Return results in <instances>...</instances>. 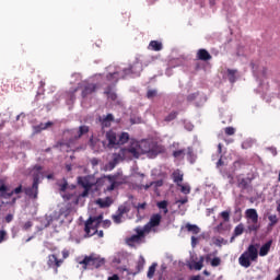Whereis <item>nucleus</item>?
Listing matches in <instances>:
<instances>
[{
	"instance_id": "nucleus-1",
	"label": "nucleus",
	"mask_w": 280,
	"mask_h": 280,
	"mask_svg": "<svg viewBox=\"0 0 280 280\" xmlns=\"http://www.w3.org/2000/svg\"><path fill=\"white\" fill-rule=\"evenodd\" d=\"M124 152L131 154L133 159H139L141 154H147L149 159H156L163 152V148L154 142H142L141 144H132L124 149Z\"/></svg>"
},
{
	"instance_id": "nucleus-2",
	"label": "nucleus",
	"mask_w": 280,
	"mask_h": 280,
	"mask_svg": "<svg viewBox=\"0 0 280 280\" xmlns=\"http://www.w3.org/2000/svg\"><path fill=\"white\" fill-rule=\"evenodd\" d=\"M259 257V252L255 245H249L247 250L244 252L240 258L238 262L243 268H250V261H257Z\"/></svg>"
},
{
	"instance_id": "nucleus-3",
	"label": "nucleus",
	"mask_w": 280,
	"mask_h": 280,
	"mask_svg": "<svg viewBox=\"0 0 280 280\" xmlns=\"http://www.w3.org/2000/svg\"><path fill=\"white\" fill-rule=\"evenodd\" d=\"M79 264L83 266V270H88V268L93 270L94 268H102V266L106 264V259L92 254L90 256H85L83 260L79 261Z\"/></svg>"
},
{
	"instance_id": "nucleus-4",
	"label": "nucleus",
	"mask_w": 280,
	"mask_h": 280,
	"mask_svg": "<svg viewBox=\"0 0 280 280\" xmlns=\"http://www.w3.org/2000/svg\"><path fill=\"white\" fill-rule=\"evenodd\" d=\"M82 91L81 92V96L83 98L89 97V95H93V93H95V91H97V84L94 83H80L78 85V88H75L72 93H71V100H75V93H78V91Z\"/></svg>"
},
{
	"instance_id": "nucleus-5",
	"label": "nucleus",
	"mask_w": 280,
	"mask_h": 280,
	"mask_svg": "<svg viewBox=\"0 0 280 280\" xmlns=\"http://www.w3.org/2000/svg\"><path fill=\"white\" fill-rule=\"evenodd\" d=\"M104 215L100 214L97 217H90L85 222L84 231L86 235H95L97 233V228L102 224Z\"/></svg>"
},
{
	"instance_id": "nucleus-6",
	"label": "nucleus",
	"mask_w": 280,
	"mask_h": 280,
	"mask_svg": "<svg viewBox=\"0 0 280 280\" xmlns=\"http://www.w3.org/2000/svg\"><path fill=\"white\" fill-rule=\"evenodd\" d=\"M245 215L247 218V220H250L252 221V225H248V232L249 233H257V231H259V214L257 213V210L256 209H247L245 211Z\"/></svg>"
},
{
	"instance_id": "nucleus-7",
	"label": "nucleus",
	"mask_w": 280,
	"mask_h": 280,
	"mask_svg": "<svg viewBox=\"0 0 280 280\" xmlns=\"http://www.w3.org/2000/svg\"><path fill=\"white\" fill-rule=\"evenodd\" d=\"M38 185H40V177L38 175H35L33 177L32 187L24 188V194L28 196V198L36 200V198H38Z\"/></svg>"
},
{
	"instance_id": "nucleus-8",
	"label": "nucleus",
	"mask_w": 280,
	"mask_h": 280,
	"mask_svg": "<svg viewBox=\"0 0 280 280\" xmlns=\"http://www.w3.org/2000/svg\"><path fill=\"white\" fill-rule=\"evenodd\" d=\"M132 73V67L124 69L121 72L115 71L114 73L107 74L108 82H112L113 84H117L119 82V78L126 79V75H130Z\"/></svg>"
},
{
	"instance_id": "nucleus-9",
	"label": "nucleus",
	"mask_w": 280,
	"mask_h": 280,
	"mask_svg": "<svg viewBox=\"0 0 280 280\" xmlns=\"http://www.w3.org/2000/svg\"><path fill=\"white\" fill-rule=\"evenodd\" d=\"M133 231L137 234H133L129 238H127L128 244H139L141 240L145 238V234L148 233V231H145V229L141 226H137Z\"/></svg>"
},
{
	"instance_id": "nucleus-10",
	"label": "nucleus",
	"mask_w": 280,
	"mask_h": 280,
	"mask_svg": "<svg viewBox=\"0 0 280 280\" xmlns=\"http://www.w3.org/2000/svg\"><path fill=\"white\" fill-rule=\"evenodd\" d=\"M62 264H65V259H59L56 254L48 255L47 266L48 268H52L56 275H58V269L60 268V266H62Z\"/></svg>"
},
{
	"instance_id": "nucleus-11",
	"label": "nucleus",
	"mask_w": 280,
	"mask_h": 280,
	"mask_svg": "<svg viewBox=\"0 0 280 280\" xmlns=\"http://www.w3.org/2000/svg\"><path fill=\"white\" fill-rule=\"evenodd\" d=\"M161 220H163V217L161 214H159V213L153 214L150 218V221L143 226L144 231L150 233V231H152V229L161 225Z\"/></svg>"
},
{
	"instance_id": "nucleus-12",
	"label": "nucleus",
	"mask_w": 280,
	"mask_h": 280,
	"mask_svg": "<svg viewBox=\"0 0 280 280\" xmlns=\"http://www.w3.org/2000/svg\"><path fill=\"white\" fill-rule=\"evenodd\" d=\"M105 137L108 141V148H117L119 139L117 132H115L114 130H109L106 132Z\"/></svg>"
},
{
	"instance_id": "nucleus-13",
	"label": "nucleus",
	"mask_w": 280,
	"mask_h": 280,
	"mask_svg": "<svg viewBox=\"0 0 280 280\" xmlns=\"http://www.w3.org/2000/svg\"><path fill=\"white\" fill-rule=\"evenodd\" d=\"M98 121L102 128H110L113 121H115V117L113 116V114H107L106 116H101L98 118Z\"/></svg>"
},
{
	"instance_id": "nucleus-14",
	"label": "nucleus",
	"mask_w": 280,
	"mask_h": 280,
	"mask_svg": "<svg viewBox=\"0 0 280 280\" xmlns=\"http://www.w3.org/2000/svg\"><path fill=\"white\" fill-rule=\"evenodd\" d=\"M196 58H197V60H202L203 62H207V61L211 60V58H213V57L211 56V54H209V50H207L205 48H200L197 51Z\"/></svg>"
},
{
	"instance_id": "nucleus-15",
	"label": "nucleus",
	"mask_w": 280,
	"mask_h": 280,
	"mask_svg": "<svg viewBox=\"0 0 280 280\" xmlns=\"http://www.w3.org/2000/svg\"><path fill=\"white\" fill-rule=\"evenodd\" d=\"M78 184L83 187V189H93V183H91V177L84 176V177H78Z\"/></svg>"
},
{
	"instance_id": "nucleus-16",
	"label": "nucleus",
	"mask_w": 280,
	"mask_h": 280,
	"mask_svg": "<svg viewBox=\"0 0 280 280\" xmlns=\"http://www.w3.org/2000/svg\"><path fill=\"white\" fill-rule=\"evenodd\" d=\"M96 205H98L101 209H108V207H110V205H113V198H110V197L98 198L96 200Z\"/></svg>"
},
{
	"instance_id": "nucleus-17",
	"label": "nucleus",
	"mask_w": 280,
	"mask_h": 280,
	"mask_svg": "<svg viewBox=\"0 0 280 280\" xmlns=\"http://www.w3.org/2000/svg\"><path fill=\"white\" fill-rule=\"evenodd\" d=\"M272 247V240L268 241L265 243L260 249H259V256L260 257H266L270 253V248Z\"/></svg>"
},
{
	"instance_id": "nucleus-18",
	"label": "nucleus",
	"mask_w": 280,
	"mask_h": 280,
	"mask_svg": "<svg viewBox=\"0 0 280 280\" xmlns=\"http://www.w3.org/2000/svg\"><path fill=\"white\" fill-rule=\"evenodd\" d=\"M63 200H70L71 205H80V197L77 194L62 195Z\"/></svg>"
},
{
	"instance_id": "nucleus-19",
	"label": "nucleus",
	"mask_w": 280,
	"mask_h": 280,
	"mask_svg": "<svg viewBox=\"0 0 280 280\" xmlns=\"http://www.w3.org/2000/svg\"><path fill=\"white\" fill-rule=\"evenodd\" d=\"M185 229L186 231H188V233H191L192 235H198L200 233V229L196 224L186 223Z\"/></svg>"
},
{
	"instance_id": "nucleus-20",
	"label": "nucleus",
	"mask_w": 280,
	"mask_h": 280,
	"mask_svg": "<svg viewBox=\"0 0 280 280\" xmlns=\"http://www.w3.org/2000/svg\"><path fill=\"white\" fill-rule=\"evenodd\" d=\"M107 178H108L109 183H112V184L109 186H107L106 191H114L115 187H118V185H119V183L116 182L117 177L109 175V176H107Z\"/></svg>"
},
{
	"instance_id": "nucleus-21",
	"label": "nucleus",
	"mask_w": 280,
	"mask_h": 280,
	"mask_svg": "<svg viewBox=\"0 0 280 280\" xmlns=\"http://www.w3.org/2000/svg\"><path fill=\"white\" fill-rule=\"evenodd\" d=\"M149 47L152 51H161L163 49V43L159 40H151Z\"/></svg>"
},
{
	"instance_id": "nucleus-22",
	"label": "nucleus",
	"mask_w": 280,
	"mask_h": 280,
	"mask_svg": "<svg viewBox=\"0 0 280 280\" xmlns=\"http://www.w3.org/2000/svg\"><path fill=\"white\" fill-rule=\"evenodd\" d=\"M90 128L86 125L80 126L78 130V135L74 137V139H81L84 137V135H88Z\"/></svg>"
},
{
	"instance_id": "nucleus-23",
	"label": "nucleus",
	"mask_w": 280,
	"mask_h": 280,
	"mask_svg": "<svg viewBox=\"0 0 280 280\" xmlns=\"http://www.w3.org/2000/svg\"><path fill=\"white\" fill-rule=\"evenodd\" d=\"M172 178L177 186H180V183H183V174H180V171H174Z\"/></svg>"
},
{
	"instance_id": "nucleus-24",
	"label": "nucleus",
	"mask_w": 280,
	"mask_h": 280,
	"mask_svg": "<svg viewBox=\"0 0 280 280\" xmlns=\"http://www.w3.org/2000/svg\"><path fill=\"white\" fill-rule=\"evenodd\" d=\"M130 139V135L128 132H122L121 135L118 136V145H124L128 143Z\"/></svg>"
},
{
	"instance_id": "nucleus-25",
	"label": "nucleus",
	"mask_w": 280,
	"mask_h": 280,
	"mask_svg": "<svg viewBox=\"0 0 280 280\" xmlns=\"http://www.w3.org/2000/svg\"><path fill=\"white\" fill-rule=\"evenodd\" d=\"M167 200H162L156 203V207L162 209L164 215H167L170 213V210L167 209Z\"/></svg>"
},
{
	"instance_id": "nucleus-26",
	"label": "nucleus",
	"mask_w": 280,
	"mask_h": 280,
	"mask_svg": "<svg viewBox=\"0 0 280 280\" xmlns=\"http://www.w3.org/2000/svg\"><path fill=\"white\" fill-rule=\"evenodd\" d=\"M236 73H237V70L228 69V78L231 84H235L237 80V78L235 77Z\"/></svg>"
},
{
	"instance_id": "nucleus-27",
	"label": "nucleus",
	"mask_w": 280,
	"mask_h": 280,
	"mask_svg": "<svg viewBox=\"0 0 280 280\" xmlns=\"http://www.w3.org/2000/svg\"><path fill=\"white\" fill-rule=\"evenodd\" d=\"M156 266H159L156 262H153L148 270L147 277L148 279H154V272H156Z\"/></svg>"
},
{
	"instance_id": "nucleus-28",
	"label": "nucleus",
	"mask_w": 280,
	"mask_h": 280,
	"mask_svg": "<svg viewBox=\"0 0 280 280\" xmlns=\"http://www.w3.org/2000/svg\"><path fill=\"white\" fill-rule=\"evenodd\" d=\"M244 234V223H240L234 229V237H240V235Z\"/></svg>"
},
{
	"instance_id": "nucleus-29",
	"label": "nucleus",
	"mask_w": 280,
	"mask_h": 280,
	"mask_svg": "<svg viewBox=\"0 0 280 280\" xmlns=\"http://www.w3.org/2000/svg\"><path fill=\"white\" fill-rule=\"evenodd\" d=\"M179 187H180L182 194H185L186 196L191 194V186L179 184Z\"/></svg>"
},
{
	"instance_id": "nucleus-30",
	"label": "nucleus",
	"mask_w": 280,
	"mask_h": 280,
	"mask_svg": "<svg viewBox=\"0 0 280 280\" xmlns=\"http://www.w3.org/2000/svg\"><path fill=\"white\" fill-rule=\"evenodd\" d=\"M145 266V259H143V257H141L136 266L137 272H141V270H143V267Z\"/></svg>"
},
{
	"instance_id": "nucleus-31",
	"label": "nucleus",
	"mask_w": 280,
	"mask_h": 280,
	"mask_svg": "<svg viewBox=\"0 0 280 280\" xmlns=\"http://www.w3.org/2000/svg\"><path fill=\"white\" fill-rule=\"evenodd\" d=\"M178 117V112H171L165 118L164 121H174Z\"/></svg>"
},
{
	"instance_id": "nucleus-32",
	"label": "nucleus",
	"mask_w": 280,
	"mask_h": 280,
	"mask_svg": "<svg viewBox=\"0 0 280 280\" xmlns=\"http://www.w3.org/2000/svg\"><path fill=\"white\" fill-rule=\"evenodd\" d=\"M130 212V208H128V206H120L118 207V214L119 215H125V213H129Z\"/></svg>"
},
{
	"instance_id": "nucleus-33",
	"label": "nucleus",
	"mask_w": 280,
	"mask_h": 280,
	"mask_svg": "<svg viewBox=\"0 0 280 280\" xmlns=\"http://www.w3.org/2000/svg\"><path fill=\"white\" fill-rule=\"evenodd\" d=\"M173 156L175 159H184L185 158V149H180V150H177V151H174L173 152Z\"/></svg>"
},
{
	"instance_id": "nucleus-34",
	"label": "nucleus",
	"mask_w": 280,
	"mask_h": 280,
	"mask_svg": "<svg viewBox=\"0 0 280 280\" xmlns=\"http://www.w3.org/2000/svg\"><path fill=\"white\" fill-rule=\"evenodd\" d=\"M213 244L215 246H222V244H229V242L226 240H224L223 237L219 236V237L214 238Z\"/></svg>"
},
{
	"instance_id": "nucleus-35",
	"label": "nucleus",
	"mask_w": 280,
	"mask_h": 280,
	"mask_svg": "<svg viewBox=\"0 0 280 280\" xmlns=\"http://www.w3.org/2000/svg\"><path fill=\"white\" fill-rule=\"evenodd\" d=\"M220 215L225 222L231 221V211H222Z\"/></svg>"
},
{
	"instance_id": "nucleus-36",
	"label": "nucleus",
	"mask_w": 280,
	"mask_h": 280,
	"mask_svg": "<svg viewBox=\"0 0 280 280\" xmlns=\"http://www.w3.org/2000/svg\"><path fill=\"white\" fill-rule=\"evenodd\" d=\"M203 262H205V258L201 257L197 262H195L194 265L195 270H202Z\"/></svg>"
},
{
	"instance_id": "nucleus-37",
	"label": "nucleus",
	"mask_w": 280,
	"mask_h": 280,
	"mask_svg": "<svg viewBox=\"0 0 280 280\" xmlns=\"http://www.w3.org/2000/svg\"><path fill=\"white\" fill-rule=\"evenodd\" d=\"M210 264L212 268H218V266L222 264V259H220V257H214Z\"/></svg>"
},
{
	"instance_id": "nucleus-38",
	"label": "nucleus",
	"mask_w": 280,
	"mask_h": 280,
	"mask_svg": "<svg viewBox=\"0 0 280 280\" xmlns=\"http://www.w3.org/2000/svg\"><path fill=\"white\" fill-rule=\"evenodd\" d=\"M158 94L159 92L156 90H148L147 97L148 100H152L153 97H156Z\"/></svg>"
},
{
	"instance_id": "nucleus-39",
	"label": "nucleus",
	"mask_w": 280,
	"mask_h": 280,
	"mask_svg": "<svg viewBox=\"0 0 280 280\" xmlns=\"http://www.w3.org/2000/svg\"><path fill=\"white\" fill-rule=\"evenodd\" d=\"M224 132H225V135H226L228 137H233V135H235V128H233V127H226V128L224 129Z\"/></svg>"
},
{
	"instance_id": "nucleus-40",
	"label": "nucleus",
	"mask_w": 280,
	"mask_h": 280,
	"mask_svg": "<svg viewBox=\"0 0 280 280\" xmlns=\"http://www.w3.org/2000/svg\"><path fill=\"white\" fill-rule=\"evenodd\" d=\"M113 221L115 222V224H121V218H124L121 214L117 213L114 214L113 217Z\"/></svg>"
},
{
	"instance_id": "nucleus-41",
	"label": "nucleus",
	"mask_w": 280,
	"mask_h": 280,
	"mask_svg": "<svg viewBox=\"0 0 280 280\" xmlns=\"http://www.w3.org/2000/svg\"><path fill=\"white\" fill-rule=\"evenodd\" d=\"M268 220L270 222V226H275V224H277V222H279V219H277V215H269Z\"/></svg>"
},
{
	"instance_id": "nucleus-42",
	"label": "nucleus",
	"mask_w": 280,
	"mask_h": 280,
	"mask_svg": "<svg viewBox=\"0 0 280 280\" xmlns=\"http://www.w3.org/2000/svg\"><path fill=\"white\" fill-rule=\"evenodd\" d=\"M50 126H54V122L48 121V122H46L45 125H44V124H40V125L38 126V128H39L40 130H47V128H50Z\"/></svg>"
},
{
	"instance_id": "nucleus-43",
	"label": "nucleus",
	"mask_w": 280,
	"mask_h": 280,
	"mask_svg": "<svg viewBox=\"0 0 280 280\" xmlns=\"http://www.w3.org/2000/svg\"><path fill=\"white\" fill-rule=\"evenodd\" d=\"M7 237H8V232H5V230H1L0 231V244L2 242H5Z\"/></svg>"
},
{
	"instance_id": "nucleus-44",
	"label": "nucleus",
	"mask_w": 280,
	"mask_h": 280,
	"mask_svg": "<svg viewBox=\"0 0 280 280\" xmlns=\"http://www.w3.org/2000/svg\"><path fill=\"white\" fill-rule=\"evenodd\" d=\"M4 191H9V188L5 184L0 185V198H3Z\"/></svg>"
},
{
	"instance_id": "nucleus-45",
	"label": "nucleus",
	"mask_w": 280,
	"mask_h": 280,
	"mask_svg": "<svg viewBox=\"0 0 280 280\" xmlns=\"http://www.w3.org/2000/svg\"><path fill=\"white\" fill-rule=\"evenodd\" d=\"M32 226H34V223H32V221H27V222L24 223L22 229H23V231H30V229Z\"/></svg>"
},
{
	"instance_id": "nucleus-46",
	"label": "nucleus",
	"mask_w": 280,
	"mask_h": 280,
	"mask_svg": "<svg viewBox=\"0 0 280 280\" xmlns=\"http://www.w3.org/2000/svg\"><path fill=\"white\" fill-rule=\"evenodd\" d=\"M153 183L154 189H159V187H163V179L156 180V182H151Z\"/></svg>"
},
{
	"instance_id": "nucleus-47",
	"label": "nucleus",
	"mask_w": 280,
	"mask_h": 280,
	"mask_svg": "<svg viewBox=\"0 0 280 280\" xmlns=\"http://www.w3.org/2000/svg\"><path fill=\"white\" fill-rule=\"evenodd\" d=\"M89 191H91V188H84L83 192L79 195L80 200H82V198H86L89 196Z\"/></svg>"
},
{
	"instance_id": "nucleus-48",
	"label": "nucleus",
	"mask_w": 280,
	"mask_h": 280,
	"mask_svg": "<svg viewBox=\"0 0 280 280\" xmlns=\"http://www.w3.org/2000/svg\"><path fill=\"white\" fill-rule=\"evenodd\" d=\"M13 194H15V195L23 194V185L20 184V186L14 188Z\"/></svg>"
},
{
	"instance_id": "nucleus-49",
	"label": "nucleus",
	"mask_w": 280,
	"mask_h": 280,
	"mask_svg": "<svg viewBox=\"0 0 280 280\" xmlns=\"http://www.w3.org/2000/svg\"><path fill=\"white\" fill-rule=\"evenodd\" d=\"M92 167H97V165H100V160L97 158H93L91 161H90Z\"/></svg>"
},
{
	"instance_id": "nucleus-50",
	"label": "nucleus",
	"mask_w": 280,
	"mask_h": 280,
	"mask_svg": "<svg viewBox=\"0 0 280 280\" xmlns=\"http://www.w3.org/2000/svg\"><path fill=\"white\" fill-rule=\"evenodd\" d=\"M238 185L240 187H244V189H246V187H248V182L245 178H242Z\"/></svg>"
},
{
	"instance_id": "nucleus-51",
	"label": "nucleus",
	"mask_w": 280,
	"mask_h": 280,
	"mask_svg": "<svg viewBox=\"0 0 280 280\" xmlns=\"http://www.w3.org/2000/svg\"><path fill=\"white\" fill-rule=\"evenodd\" d=\"M13 195H14L13 190H11L9 192L4 191V194L2 195V198H4V199L12 198Z\"/></svg>"
},
{
	"instance_id": "nucleus-52",
	"label": "nucleus",
	"mask_w": 280,
	"mask_h": 280,
	"mask_svg": "<svg viewBox=\"0 0 280 280\" xmlns=\"http://www.w3.org/2000/svg\"><path fill=\"white\" fill-rule=\"evenodd\" d=\"M215 231H217V233H222V231H224V223H219L215 226Z\"/></svg>"
},
{
	"instance_id": "nucleus-53",
	"label": "nucleus",
	"mask_w": 280,
	"mask_h": 280,
	"mask_svg": "<svg viewBox=\"0 0 280 280\" xmlns=\"http://www.w3.org/2000/svg\"><path fill=\"white\" fill-rule=\"evenodd\" d=\"M101 224H102L103 229H109L112 222H110V220H105Z\"/></svg>"
},
{
	"instance_id": "nucleus-54",
	"label": "nucleus",
	"mask_w": 280,
	"mask_h": 280,
	"mask_svg": "<svg viewBox=\"0 0 280 280\" xmlns=\"http://www.w3.org/2000/svg\"><path fill=\"white\" fill-rule=\"evenodd\" d=\"M198 97V93H192L187 96L188 102H194Z\"/></svg>"
},
{
	"instance_id": "nucleus-55",
	"label": "nucleus",
	"mask_w": 280,
	"mask_h": 280,
	"mask_svg": "<svg viewBox=\"0 0 280 280\" xmlns=\"http://www.w3.org/2000/svg\"><path fill=\"white\" fill-rule=\"evenodd\" d=\"M191 246L192 248H196V246H198V237L191 236Z\"/></svg>"
},
{
	"instance_id": "nucleus-56",
	"label": "nucleus",
	"mask_w": 280,
	"mask_h": 280,
	"mask_svg": "<svg viewBox=\"0 0 280 280\" xmlns=\"http://www.w3.org/2000/svg\"><path fill=\"white\" fill-rule=\"evenodd\" d=\"M150 187H154V183H149L147 185H142L141 186V189H144L145 191H148L150 189Z\"/></svg>"
},
{
	"instance_id": "nucleus-57",
	"label": "nucleus",
	"mask_w": 280,
	"mask_h": 280,
	"mask_svg": "<svg viewBox=\"0 0 280 280\" xmlns=\"http://www.w3.org/2000/svg\"><path fill=\"white\" fill-rule=\"evenodd\" d=\"M14 220V215L13 214H7V217H5V222L8 223V224H10V222H12Z\"/></svg>"
},
{
	"instance_id": "nucleus-58",
	"label": "nucleus",
	"mask_w": 280,
	"mask_h": 280,
	"mask_svg": "<svg viewBox=\"0 0 280 280\" xmlns=\"http://www.w3.org/2000/svg\"><path fill=\"white\" fill-rule=\"evenodd\" d=\"M89 145L92 148V150L95 148V139H93V137L90 138Z\"/></svg>"
},
{
	"instance_id": "nucleus-59",
	"label": "nucleus",
	"mask_w": 280,
	"mask_h": 280,
	"mask_svg": "<svg viewBox=\"0 0 280 280\" xmlns=\"http://www.w3.org/2000/svg\"><path fill=\"white\" fill-rule=\"evenodd\" d=\"M62 258L61 259H67L68 257H69V250H67V249H63L62 252Z\"/></svg>"
},
{
	"instance_id": "nucleus-60",
	"label": "nucleus",
	"mask_w": 280,
	"mask_h": 280,
	"mask_svg": "<svg viewBox=\"0 0 280 280\" xmlns=\"http://www.w3.org/2000/svg\"><path fill=\"white\" fill-rule=\"evenodd\" d=\"M107 280H119V276L114 273L112 277H108Z\"/></svg>"
},
{
	"instance_id": "nucleus-61",
	"label": "nucleus",
	"mask_w": 280,
	"mask_h": 280,
	"mask_svg": "<svg viewBox=\"0 0 280 280\" xmlns=\"http://www.w3.org/2000/svg\"><path fill=\"white\" fill-rule=\"evenodd\" d=\"M67 187H69V184L65 183L60 186V191H67Z\"/></svg>"
},
{
	"instance_id": "nucleus-62",
	"label": "nucleus",
	"mask_w": 280,
	"mask_h": 280,
	"mask_svg": "<svg viewBox=\"0 0 280 280\" xmlns=\"http://www.w3.org/2000/svg\"><path fill=\"white\" fill-rule=\"evenodd\" d=\"M189 200L187 198L184 199H179L177 202H179V205H187Z\"/></svg>"
},
{
	"instance_id": "nucleus-63",
	"label": "nucleus",
	"mask_w": 280,
	"mask_h": 280,
	"mask_svg": "<svg viewBox=\"0 0 280 280\" xmlns=\"http://www.w3.org/2000/svg\"><path fill=\"white\" fill-rule=\"evenodd\" d=\"M222 165H224V161H222V158L219 159V161L217 162V167H222Z\"/></svg>"
},
{
	"instance_id": "nucleus-64",
	"label": "nucleus",
	"mask_w": 280,
	"mask_h": 280,
	"mask_svg": "<svg viewBox=\"0 0 280 280\" xmlns=\"http://www.w3.org/2000/svg\"><path fill=\"white\" fill-rule=\"evenodd\" d=\"M145 207H147V203H145V202H143V203H138L137 209H145Z\"/></svg>"
}]
</instances>
